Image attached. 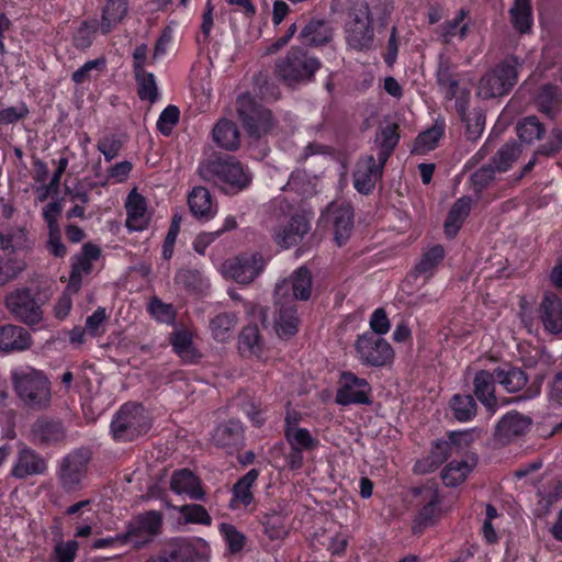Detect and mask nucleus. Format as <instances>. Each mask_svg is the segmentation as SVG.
<instances>
[{
	"label": "nucleus",
	"instance_id": "nucleus-1",
	"mask_svg": "<svg viewBox=\"0 0 562 562\" xmlns=\"http://www.w3.org/2000/svg\"><path fill=\"white\" fill-rule=\"evenodd\" d=\"M392 0H374L370 5L367 0H355L346 13L345 38L350 49L368 52L373 47L374 24L384 27L393 12Z\"/></svg>",
	"mask_w": 562,
	"mask_h": 562
},
{
	"label": "nucleus",
	"instance_id": "nucleus-2",
	"mask_svg": "<svg viewBox=\"0 0 562 562\" xmlns=\"http://www.w3.org/2000/svg\"><path fill=\"white\" fill-rule=\"evenodd\" d=\"M436 79L445 100L454 101V110L465 126V138L472 143L477 142L484 132L486 116L481 109L469 111L471 100L469 85L462 82L454 66L442 58L438 63Z\"/></svg>",
	"mask_w": 562,
	"mask_h": 562
},
{
	"label": "nucleus",
	"instance_id": "nucleus-3",
	"mask_svg": "<svg viewBox=\"0 0 562 562\" xmlns=\"http://www.w3.org/2000/svg\"><path fill=\"white\" fill-rule=\"evenodd\" d=\"M12 383L18 397L27 408L43 411L50 405V381L43 371L31 367L20 368L12 372Z\"/></svg>",
	"mask_w": 562,
	"mask_h": 562
},
{
	"label": "nucleus",
	"instance_id": "nucleus-4",
	"mask_svg": "<svg viewBox=\"0 0 562 562\" xmlns=\"http://www.w3.org/2000/svg\"><path fill=\"white\" fill-rule=\"evenodd\" d=\"M525 59L510 54L496 63L480 79L479 93L483 99L507 95L518 83Z\"/></svg>",
	"mask_w": 562,
	"mask_h": 562
},
{
	"label": "nucleus",
	"instance_id": "nucleus-5",
	"mask_svg": "<svg viewBox=\"0 0 562 562\" xmlns=\"http://www.w3.org/2000/svg\"><path fill=\"white\" fill-rule=\"evenodd\" d=\"M92 457L89 447H79L70 450L58 461L56 477L64 493L74 494L85 488Z\"/></svg>",
	"mask_w": 562,
	"mask_h": 562
},
{
	"label": "nucleus",
	"instance_id": "nucleus-6",
	"mask_svg": "<svg viewBox=\"0 0 562 562\" xmlns=\"http://www.w3.org/2000/svg\"><path fill=\"white\" fill-rule=\"evenodd\" d=\"M238 117L250 138L258 139L271 133L278 125L271 110L266 108L249 92L241 93L236 100Z\"/></svg>",
	"mask_w": 562,
	"mask_h": 562
},
{
	"label": "nucleus",
	"instance_id": "nucleus-7",
	"mask_svg": "<svg viewBox=\"0 0 562 562\" xmlns=\"http://www.w3.org/2000/svg\"><path fill=\"white\" fill-rule=\"evenodd\" d=\"M416 512L412 520V532L422 536L436 526L442 517V496L435 483H426L413 490Z\"/></svg>",
	"mask_w": 562,
	"mask_h": 562
},
{
	"label": "nucleus",
	"instance_id": "nucleus-8",
	"mask_svg": "<svg viewBox=\"0 0 562 562\" xmlns=\"http://www.w3.org/2000/svg\"><path fill=\"white\" fill-rule=\"evenodd\" d=\"M322 61L304 48L292 46L286 55L276 63V72L288 86L312 81Z\"/></svg>",
	"mask_w": 562,
	"mask_h": 562
},
{
	"label": "nucleus",
	"instance_id": "nucleus-9",
	"mask_svg": "<svg viewBox=\"0 0 562 562\" xmlns=\"http://www.w3.org/2000/svg\"><path fill=\"white\" fill-rule=\"evenodd\" d=\"M151 427L150 418L142 404L125 403L112 418L110 429L117 442H130L145 435Z\"/></svg>",
	"mask_w": 562,
	"mask_h": 562
},
{
	"label": "nucleus",
	"instance_id": "nucleus-10",
	"mask_svg": "<svg viewBox=\"0 0 562 562\" xmlns=\"http://www.w3.org/2000/svg\"><path fill=\"white\" fill-rule=\"evenodd\" d=\"M207 172L221 186L226 194L235 195L246 190L252 181V176L235 157L216 158L206 166Z\"/></svg>",
	"mask_w": 562,
	"mask_h": 562
},
{
	"label": "nucleus",
	"instance_id": "nucleus-11",
	"mask_svg": "<svg viewBox=\"0 0 562 562\" xmlns=\"http://www.w3.org/2000/svg\"><path fill=\"white\" fill-rule=\"evenodd\" d=\"M352 347L355 358L366 368H386L395 359L392 345L384 337L374 334L358 335Z\"/></svg>",
	"mask_w": 562,
	"mask_h": 562
},
{
	"label": "nucleus",
	"instance_id": "nucleus-12",
	"mask_svg": "<svg viewBox=\"0 0 562 562\" xmlns=\"http://www.w3.org/2000/svg\"><path fill=\"white\" fill-rule=\"evenodd\" d=\"M27 231L24 227H11L0 232V285L7 284L22 270L19 261L11 255L26 247Z\"/></svg>",
	"mask_w": 562,
	"mask_h": 562
},
{
	"label": "nucleus",
	"instance_id": "nucleus-13",
	"mask_svg": "<svg viewBox=\"0 0 562 562\" xmlns=\"http://www.w3.org/2000/svg\"><path fill=\"white\" fill-rule=\"evenodd\" d=\"M338 387L335 403L340 406L364 405L373 403L372 386L370 382L355 372L344 370L338 376Z\"/></svg>",
	"mask_w": 562,
	"mask_h": 562
},
{
	"label": "nucleus",
	"instance_id": "nucleus-14",
	"mask_svg": "<svg viewBox=\"0 0 562 562\" xmlns=\"http://www.w3.org/2000/svg\"><path fill=\"white\" fill-rule=\"evenodd\" d=\"M497 380L494 369H481L472 379V395L483 406L487 418L494 416L498 409L512 403L510 400L496 395Z\"/></svg>",
	"mask_w": 562,
	"mask_h": 562
},
{
	"label": "nucleus",
	"instance_id": "nucleus-15",
	"mask_svg": "<svg viewBox=\"0 0 562 562\" xmlns=\"http://www.w3.org/2000/svg\"><path fill=\"white\" fill-rule=\"evenodd\" d=\"M497 384H499L507 393H517L522 391L520 400H532L540 395L542 378H536L530 385L527 386L528 375L526 372L512 364H504L494 368Z\"/></svg>",
	"mask_w": 562,
	"mask_h": 562
},
{
	"label": "nucleus",
	"instance_id": "nucleus-16",
	"mask_svg": "<svg viewBox=\"0 0 562 562\" xmlns=\"http://www.w3.org/2000/svg\"><path fill=\"white\" fill-rule=\"evenodd\" d=\"M448 438L449 440L437 439L432 442L429 454L415 463L414 471L416 473L435 472L450 457L451 446L460 447L463 442L467 443L471 439V435L468 431H450Z\"/></svg>",
	"mask_w": 562,
	"mask_h": 562
},
{
	"label": "nucleus",
	"instance_id": "nucleus-17",
	"mask_svg": "<svg viewBox=\"0 0 562 562\" xmlns=\"http://www.w3.org/2000/svg\"><path fill=\"white\" fill-rule=\"evenodd\" d=\"M66 438L67 429L58 418L43 415L36 418L30 427V442L42 449L60 446Z\"/></svg>",
	"mask_w": 562,
	"mask_h": 562
},
{
	"label": "nucleus",
	"instance_id": "nucleus-18",
	"mask_svg": "<svg viewBox=\"0 0 562 562\" xmlns=\"http://www.w3.org/2000/svg\"><path fill=\"white\" fill-rule=\"evenodd\" d=\"M36 295L29 288L18 289L7 297V305L21 322L37 325L43 318V312Z\"/></svg>",
	"mask_w": 562,
	"mask_h": 562
},
{
	"label": "nucleus",
	"instance_id": "nucleus-19",
	"mask_svg": "<svg viewBox=\"0 0 562 562\" xmlns=\"http://www.w3.org/2000/svg\"><path fill=\"white\" fill-rule=\"evenodd\" d=\"M312 294V273L305 266L295 269L289 278L277 283L274 299L307 301Z\"/></svg>",
	"mask_w": 562,
	"mask_h": 562
},
{
	"label": "nucleus",
	"instance_id": "nucleus-20",
	"mask_svg": "<svg viewBox=\"0 0 562 562\" xmlns=\"http://www.w3.org/2000/svg\"><path fill=\"white\" fill-rule=\"evenodd\" d=\"M266 263L260 252L240 254L227 260L224 268L237 283L249 284L265 270Z\"/></svg>",
	"mask_w": 562,
	"mask_h": 562
},
{
	"label": "nucleus",
	"instance_id": "nucleus-21",
	"mask_svg": "<svg viewBox=\"0 0 562 562\" xmlns=\"http://www.w3.org/2000/svg\"><path fill=\"white\" fill-rule=\"evenodd\" d=\"M162 515L156 510H148L135 516L127 525L126 540L135 547L148 543L153 537L160 532Z\"/></svg>",
	"mask_w": 562,
	"mask_h": 562
},
{
	"label": "nucleus",
	"instance_id": "nucleus-22",
	"mask_svg": "<svg viewBox=\"0 0 562 562\" xmlns=\"http://www.w3.org/2000/svg\"><path fill=\"white\" fill-rule=\"evenodd\" d=\"M310 228V222L304 215H284L273 228V238L280 247L288 249L301 243Z\"/></svg>",
	"mask_w": 562,
	"mask_h": 562
},
{
	"label": "nucleus",
	"instance_id": "nucleus-23",
	"mask_svg": "<svg viewBox=\"0 0 562 562\" xmlns=\"http://www.w3.org/2000/svg\"><path fill=\"white\" fill-rule=\"evenodd\" d=\"M207 543L200 538H175L164 549L171 562H207Z\"/></svg>",
	"mask_w": 562,
	"mask_h": 562
},
{
	"label": "nucleus",
	"instance_id": "nucleus-24",
	"mask_svg": "<svg viewBox=\"0 0 562 562\" xmlns=\"http://www.w3.org/2000/svg\"><path fill=\"white\" fill-rule=\"evenodd\" d=\"M259 475L260 470L254 468L237 479L231 490L232 497L228 503L229 509H245L249 512L256 509L257 501L255 498L254 491L257 486Z\"/></svg>",
	"mask_w": 562,
	"mask_h": 562
},
{
	"label": "nucleus",
	"instance_id": "nucleus-25",
	"mask_svg": "<svg viewBox=\"0 0 562 562\" xmlns=\"http://www.w3.org/2000/svg\"><path fill=\"white\" fill-rule=\"evenodd\" d=\"M289 451L284 454V462L289 470L299 471L304 464V451H314L319 446V440L310 430H296L286 432L285 438Z\"/></svg>",
	"mask_w": 562,
	"mask_h": 562
},
{
	"label": "nucleus",
	"instance_id": "nucleus-26",
	"mask_svg": "<svg viewBox=\"0 0 562 562\" xmlns=\"http://www.w3.org/2000/svg\"><path fill=\"white\" fill-rule=\"evenodd\" d=\"M101 257V248L92 243L82 245L79 254L71 258L68 290L78 293L82 286V276L90 274L93 269V261Z\"/></svg>",
	"mask_w": 562,
	"mask_h": 562
},
{
	"label": "nucleus",
	"instance_id": "nucleus-27",
	"mask_svg": "<svg viewBox=\"0 0 562 562\" xmlns=\"http://www.w3.org/2000/svg\"><path fill=\"white\" fill-rule=\"evenodd\" d=\"M48 470L46 459L31 447L23 446L18 450L10 474L18 480L44 475Z\"/></svg>",
	"mask_w": 562,
	"mask_h": 562
},
{
	"label": "nucleus",
	"instance_id": "nucleus-28",
	"mask_svg": "<svg viewBox=\"0 0 562 562\" xmlns=\"http://www.w3.org/2000/svg\"><path fill=\"white\" fill-rule=\"evenodd\" d=\"M324 216L330 221L334 228L335 240L342 246L353 228V209L350 204L331 203L326 209Z\"/></svg>",
	"mask_w": 562,
	"mask_h": 562
},
{
	"label": "nucleus",
	"instance_id": "nucleus-29",
	"mask_svg": "<svg viewBox=\"0 0 562 562\" xmlns=\"http://www.w3.org/2000/svg\"><path fill=\"white\" fill-rule=\"evenodd\" d=\"M382 176L383 175L376 170L375 157L373 155H369L359 160L356 165V169L352 175L353 188L360 194L369 195L374 191L375 184Z\"/></svg>",
	"mask_w": 562,
	"mask_h": 562
},
{
	"label": "nucleus",
	"instance_id": "nucleus-30",
	"mask_svg": "<svg viewBox=\"0 0 562 562\" xmlns=\"http://www.w3.org/2000/svg\"><path fill=\"white\" fill-rule=\"evenodd\" d=\"M477 462L475 452L467 453L462 460L449 461L441 471L442 483L448 487L461 485L476 468Z\"/></svg>",
	"mask_w": 562,
	"mask_h": 562
},
{
	"label": "nucleus",
	"instance_id": "nucleus-31",
	"mask_svg": "<svg viewBox=\"0 0 562 562\" xmlns=\"http://www.w3.org/2000/svg\"><path fill=\"white\" fill-rule=\"evenodd\" d=\"M170 490L178 495L186 494L193 501L205 499L201 480L187 468L173 471L170 479Z\"/></svg>",
	"mask_w": 562,
	"mask_h": 562
},
{
	"label": "nucleus",
	"instance_id": "nucleus-32",
	"mask_svg": "<svg viewBox=\"0 0 562 562\" xmlns=\"http://www.w3.org/2000/svg\"><path fill=\"white\" fill-rule=\"evenodd\" d=\"M276 304L279 305L276 317V331L280 338L289 339L299 330L297 305L293 300L284 299H276Z\"/></svg>",
	"mask_w": 562,
	"mask_h": 562
},
{
	"label": "nucleus",
	"instance_id": "nucleus-33",
	"mask_svg": "<svg viewBox=\"0 0 562 562\" xmlns=\"http://www.w3.org/2000/svg\"><path fill=\"white\" fill-rule=\"evenodd\" d=\"M532 419L517 411L507 412L496 424L495 436L503 440H512L529 431Z\"/></svg>",
	"mask_w": 562,
	"mask_h": 562
},
{
	"label": "nucleus",
	"instance_id": "nucleus-34",
	"mask_svg": "<svg viewBox=\"0 0 562 562\" xmlns=\"http://www.w3.org/2000/svg\"><path fill=\"white\" fill-rule=\"evenodd\" d=\"M30 333L18 325H0V355L23 351L31 347Z\"/></svg>",
	"mask_w": 562,
	"mask_h": 562
},
{
	"label": "nucleus",
	"instance_id": "nucleus-35",
	"mask_svg": "<svg viewBox=\"0 0 562 562\" xmlns=\"http://www.w3.org/2000/svg\"><path fill=\"white\" fill-rule=\"evenodd\" d=\"M539 316L548 333L553 335L562 333V300L557 294H544L539 306Z\"/></svg>",
	"mask_w": 562,
	"mask_h": 562
},
{
	"label": "nucleus",
	"instance_id": "nucleus-36",
	"mask_svg": "<svg viewBox=\"0 0 562 562\" xmlns=\"http://www.w3.org/2000/svg\"><path fill=\"white\" fill-rule=\"evenodd\" d=\"M192 215L200 222H209L217 214V204L205 187H194L188 195Z\"/></svg>",
	"mask_w": 562,
	"mask_h": 562
},
{
	"label": "nucleus",
	"instance_id": "nucleus-37",
	"mask_svg": "<svg viewBox=\"0 0 562 562\" xmlns=\"http://www.w3.org/2000/svg\"><path fill=\"white\" fill-rule=\"evenodd\" d=\"M472 204L473 200L469 195H463L457 199L452 204L443 223V231L447 238L453 239L457 237L465 220L470 215Z\"/></svg>",
	"mask_w": 562,
	"mask_h": 562
},
{
	"label": "nucleus",
	"instance_id": "nucleus-38",
	"mask_svg": "<svg viewBox=\"0 0 562 562\" xmlns=\"http://www.w3.org/2000/svg\"><path fill=\"white\" fill-rule=\"evenodd\" d=\"M169 344L173 352L182 359L184 363L195 364L202 358L193 342V335L188 329H177L169 335Z\"/></svg>",
	"mask_w": 562,
	"mask_h": 562
},
{
	"label": "nucleus",
	"instance_id": "nucleus-39",
	"mask_svg": "<svg viewBox=\"0 0 562 562\" xmlns=\"http://www.w3.org/2000/svg\"><path fill=\"white\" fill-rule=\"evenodd\" d=\"M130 9L128 0H105L101 8V34H110L117 25L124 22Z\"/></svg>",
	"mask_w": 562,
	"mask_h": 562
},
{
	"label": "nucleus",
	"instance_id": "nucleus-40",
	"mask_svg": "<svg viewBox=\"0 0 562 562\" xmlns=\"http://www.w3.org/2000/svg\"><path fill=\"white\" fill-rule=\"evenodd\" d=\"M331 27L323 19L310 20L299 34V40L304 46L321 47L330 42Z\"/></svg>",
	"mask_w": 562,
	"mask_h": 562
},
{
	"label": "nucleus",
	"instance_id": "nucleus-41",
	"mask_svg": "<svg viewBox=\"0 0 562 562\" xmlns=\"http://www.w3.org/2000/svg\"><path fill=\"white\" fill-rule=\"evenodd\" d=\"M125 209L127 214L126 226L130 231L139 232L147 227V203L145 198L135 189L128 193Z\"/></svg>",
	"mask_w": 562,
	"mask_h": 562
},
{
	"label": "nucleus",
	"instance_id": "nucleus-42",
	"mask_svg": "<svg viewBox=\"0 0 562 562\" xmlns=\"http://www.w3.org/2000/svg\"><path fill=\"white\" fill-rule=\"evenodd\" d=\"M212 138L216 146L226 150H236L240 145V132L235 122L221 119L212 130Z\"/></svg>",
	"mask_w": 562,
	"mask_h": 562
},
{
	"label": "nucleus",
	"instance_id": "nucleus-43",
	"mask_svg": "<svg viewBox=\"0 0 562 562\" xmlns=\"http://www.w3.org/2000/svg\"><path fill=\"white\" fill-rule=\"evenodd\" d=\"M244 440V427L239 420L229 419L213 431V441L220 448H236Z\"/></svg>",
	"mask_w": 562,
	"mask_h": 562
},
{
	"label": "nucleus",
	"instance_id": "nucleus-44",
	"mask_svg": "<svg viewBox=\"0 0 562 562\" xmlns=\"http://www.w3.org/2000/svg\"><path fill=\"white\" fill-rule=\"evenodd\" d=\"M477 401L472 394H453L449 402L448 408L451 416L459 423H469L474 419L477 414Z\"/></svg>",
	"mask_w": 562,
	"mask_h": 562
},
{
	"label": "nucleus",
	"instance_id": "nucleus-45",
	"mask_svg": "<svg viewBox=\"0 0 562 562\" xmlns=\"http://www.w3.org/2000/svg\"><path fill=\"white\" fill-rule=\"evenodd\" d=\"M446 257L442 245H434L422 254L420 260L414 267L416 277H423L425 280L431 279L440 263Z\"/></svg>",
	"mask_w": 562,
	"mask_h": 562
},
{
	"label": "nucleus",
	"instance_id": "nucleus-46",
	"mask_svg": "<svg viewBox=\"0 0 562 562\" xmlns=\"http://www.w3.org/2000/svg\"><path fill=\"white\" fill-rule=\"evenodd\" d=\"M263 341L258 325L245 326L238 336V350L243 357H260Z\"/></svg>",
	"mask_w": 562,
	"mask_h": 562
},
{
	"label": "nucleus",
	"instance_id": "nucleus-47",
	"mask_svg": "<svg viewBox=\"0 0 562 562\" xmlns=\"http://www.w3.org/2000/svg\"><path fill=\"white\" fill-rule=\"evenodd\" d=\"M468 12L461 9L452 20L445 21L437 26L436 34L442 44H449L456 36L461 41L468 36L469 25L463 22Z\"/></svg>",
	"mask_w": 562,
	"mask_h": 562
},
{
	"label": "nucleus",
	"instance_id": "nucleus-48",
	"mask_svg": "<svg viewBox=\"0 0 562 562\" xmlns=\"http://www.w3.org/2000/svg\"><path fill=\"white\" fill-rule=\"evenodd\" d=\"M101 33V24L97 18L85 19L72 33V44L79 50H86L93 44L97 33Z\"/></svg>",
	"mask_w": 562,
	"mask_h": 562
},
{
	"label": "nucleus",
	"instance_id": "nucleus-49",
	"mask_svg": "<svg viewBox=\"0 0 562 562\" xmlns=\"http://www.w3.org/2000/svg\"><path fill=\"white\" fill-rule=\"evenodd\" d=\"M509 13L516 31L521 34L529 32L533 22L531 0H515Z\"/></svg>",
	"mask_w": 562,
	"mask_h": 562
},
{
	"label": "nucleus",
	"instance_id": "nucleus-50",
	"mask_svg": "<svg viewBox=\"0 0 562 562\" xmlns=\"http://www.w3.org/2000/svg\"><path fill=\"white\" fill-rule=\"evenodd\" d=\"M136 82L137 95L142 101L150 104L158 101L160 94L156 76L149 71L133 74Z\"/></svg>",
	"mask_w": 562,
	"mask_h": 562
},
{
	"label": "nucleus",
	"instance_id": "nucleus-51",
	"mask_svg": "<svg viewBox=\"0 0 562 562\" xmlns=\"http://www.w3.org/2000/svg\"><path fill=\"white\" fill-rule=\"evenodd\" d=\"M236 323L237 316L234 312H222L217 314L210 322L213 338L221 342L226 341Z\"/></svg>",
	"mask_w": 562,
	"mask_h": 562
},
{
	"label": "nucleus",
	"instance_id": "nucleus-52",
	"mask_svg": "<svg viewBox=\"0 0 562 562\" xmlns=\"http://www.w3.org/2000/svg\"><path fill=\"white\" fill-rule=\"evenodd\" d=\"M147 312L157 323L176 326L177 311L172 304L153 296L147 304Z\"/></svg>",
	"mask_w": 562,
	"mask_h": 562
},
{
	"label": "nucleus",
	"instance_id": "nucleus-53",
	"mask_svg": "<svg viewBox=\"0 0 562 562\" xmlns=\"http://www.w3.org/2000/svg\"><path fill=\"white\" fill-rule=\"evenodd\" d=\"M517 136L522 143L530 144L540 139L544 133V125L535 115L526 116L516 126Z\"/></svg>",
	"mask_w": 562,
	"mask_h": 562
},
{
	"label": "nucleus",
	"instance_id": "nucleus-54",
	"mask_svg": "<svg viewBox=\"0 0 562 562\" xmlns=\"http://www.w3.org/2000/svg\"><path fill=\"white\" fill-rule=\"evenodd\" d=\"M180 514L179 521L183 524L211 526L212 517L207 509L200 504H184L178 508Z\"/></svg>",
	"mask_w": 562,
	"mask_h": 562
},
{
	"label": "nucleus",
	"instance_id": "nucleus-55",
	"mask_svg": "<svg viewBox=\"0 0 562 562\" xmlns=\"http://www.w3.org/2000/svg\"><path fill=\"white\" fill-rule=\"evenodd\" d=\"M445 134V123H435L431 127L418 134L415 139V150L427 153L434 150Z\"/></svg>",
	"mask_w": 562,
	"mask_h": 562
},
{
	"label": "nucleus",
	"instance_id": "nucleus-56",
	"mask_svg": "<svg viewBox=\"0 0 562 562\" xmlns=\"http://www.w3.org/2000/svg\"><path fill=\"white\" fill-rule=\"evenodd\" d=\"M495 168L492 165H485L474 171L470 177V182L477 199L483 191L494 181Z\"/></svg>",
	"mask_w": 562,
	"mask_h": 562
},
{
	"label": "nucleus",
	"instance_id": "nucleus-57",
	"mask_svg": "<svg viewBox=\"0 0 562 562\" xmlns=\"http://www.w3.org/2000/svg\"><path fill=\"white\" fill-rule=\"evenodd\" d=\"M220 532L223 536L231 553L235 554L244 549L246 544V537L236 528V526L224 522L220 526Z\"/></svg>",
	"mask_w": 562,
	"mask_h": 562
},
{
	"label": "nucleus",
	"instance_id": "nucleus-58",
	"mask_svg": "<svg viewBox=\"0 0 562 562\" xmlns=\"http://www.w3.org/2000/svg\"><path fill=\"white\" fill-rule=\"evenodd\" d=\"M79 550L77 540H57L53 549L52 562H75Z\"/></svg>",
	"mask_w": 562,
	"mask_h": 562
},
{
	"label": "nucleus",
	"instance_id": "nucleus-59",
	"mask_svg": "<svg viewBox=\"0 0 562 562\" xmlns=\"http://www.w3.org/2000/svg\"><path fill=\"white\" fill-rule=\"evenodd\" d=\"M518 148L515 143H506L493 157L494 168L498 171H507L517 159Z\"/></svg>",
	"mask_w": 562,
	"mask_h": 562
},
{
	"label": "nucleus",
	"instance_id": "nucleus-60",
	"mask_svg": "<svg viewBox=\"0 0 562 562\" xmlns=\"http://www.w3.org/2000/svg\"><path fill=\"white\" fill-rule=\"evenodd\" d=\"M520 358L524 367L532 369L539 363L548 364L551 357L544 347L529 346L520 350Z\"/></svg>",
	"mask_w": 562,
	"mask_h": 562
},
{
	"label": "nucleus",
	"instance_id": "nucleus-61",
	"mask_svg": "<svg viewBox=\"0 0 562 562\" xmlns=\"http://www.w3.org/2000/svg\"><path fill=\"white\" fill-rule=\"evenodd\" d=\"M179 119H180L179 108L173 104H169L161 111V113L157 120V124H156L157 130L164 136H170L173 127L179 122Z\"/></svg>",
	"mask_w": 562,
	"mask_h": 562
},
{
	"label": "nucleus",
	"instance_id": "nucleus-62",
	"mask_svg": "<svg viewBox=\"0 0 562 562\" xmlns=\"http://www.w3.org/2000/svg\"><path fill=\"white\" fill-rule=\"evenodd\" d=\"M400 127L396 123H389L381 127L376 135L375 143L379 148L395 150L400 142Z\"/></svg>",
	"mask_w": 562,
	"mask_h": 562
},
{
	"label": "nucleus",
	"instance_id": "nucleus-63",
	"mask_svg": "<svg viewBox=\"0 0 562 562\" xmlns=\"http://www.w3.org/2000/svg\"><path fill=\"white\" fill-rule=\"evenodd\" d=\"M262 526L265 535L271 540H280L288 535L284 519L278 514L267 515Z\"/></svg>",
	"mask_w": 562,
	"mask_h": 562
},
{
	"label": "nucleus",
	"instance_id": "nucleus-64",
	"mask_svg": "<svg viewBox=\"0 0 562 562\" xmlns=\"http://www.w3.org/2000/svg\"><path fill=\"white\" fill-rule=\"evenodd\" d=\"M370 330L363 334H374L380 337L386 335L391 329V322L383 307L375 308L369 319Z\"/></svg>",
	"mask_w": 562,
	"mask_h": 562
}]
</instances>
